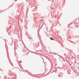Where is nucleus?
<instances>
[{"label": "nucleus", "mask_w": 79, "mask_h": 79, "mask_svg": "<svg viewBox=\"0 0 79 79\" xmlns=\"http://www.w3.org/2000/svg\"><path fill=\"white\" fill-rule=\"evenodd\" d=\"M17 1V0H16V1Z\"/></svg>", "instance_id": "nucleus-2"}, {"label": "nucleus", "mask_w": 79, "mask_h": 79, "mask_svg": "<svg viewBox=\"0 0 79 79\" xmlns=\"http://www.w3.org/2000/svg\"><path fill=\"white\" fill-rule=\"evenodd\" d=\"M50 40H54V39L52 38L51 37H50Z\"/></svg>", "instance_id": "nucleus-1"}]
</instances>
